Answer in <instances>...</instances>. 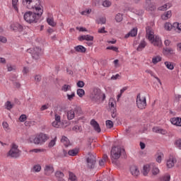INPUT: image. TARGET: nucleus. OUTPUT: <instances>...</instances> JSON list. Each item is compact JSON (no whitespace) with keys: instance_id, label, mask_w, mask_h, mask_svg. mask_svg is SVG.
Segmentation results:
<instances>
[{"instance_id":"nucleus-1","label":"nucleus","mask_w":181,"mask_h":181,"mask_svg":"<svg viewBox=\"0 0 181 181\" xmlns=\"http://www.w3.org/2000/svg\"><path fill=\"white\" fill-rule=\"evenodd\" d=\"M23 5L28 9H33L32 11H27L24 13V21L28 23H37L43 15V9L40 7V0H23Z\"/></svg>"},{"instance_id":"nucleus-2","label":"nucleus","mask_w":181,"mask_h":181,"mask_svg":"<svg viewBox=\"0 0 181 181\" xmlns=\"http://www.w3.org/2000/svg\"><path fill=\"white\" fill-rule=\"evenodd\" d=\"M49 139V136L43 133H40L35 136H31L28 140L30 144H34L35 145H43L46 141Z\"/></svg>"},{"instance_id":"nucleus-3","label":"nucleus","mask_w":181,"mask_h":181,"mask_svg":"<svg viewBox=\"0 0 181 181\" xmlns=\"http://www.w3.org/2000/svg\"><path fill=\"white\" fill-rule=\"evenodd\" d=\"M105 100V93H103L100 88H94L92 93V101L100 103Z\"/></svg>"},{"instance_id":"nucleus-4","label":"nucleus","mask_w":181,"mask_h":181,"mask_svg":"<svg viewBox=\"0 0 181 181\" xmlns=\"http://www.w3.org/2000/svg\"><path fill=\"white\" fill-rule=\"evenodd\" d=\"M121 155H125V149L121 147L113 146L110 151V156L112 159H119Z\"/></svg>"},{"instance_id":"nucleus-5","label":"nucleus","mask_w":181,"mask_h":181,"mask_svg":"<svg viewBox=\"0 0 181 181\" xmlns=\"http://www.w3.org/2000/svg\"><path fill=\"white\" fill-rule=\"evenodd\" d=\"M27 53L31 54L33 60H39L40 56H42V48L35 47L34 48H30L27 49Z\"/></svg>"},{"instance_id":"nucleus-6","label":"nucleus","mask_w":181,"mask_h":181,"mask_svg":"<svg viewBox=\"0 0 181 181\" xmlns=\"http://www.w3.org/2000/svg\"><path fill=\"white\" fill-rule=\"evenodd\" d=\"M86 163L88 169H94L95 168V163H97L95 156L91 153H88V158H86Z\"/></svg>"},{"instance_id":"nucleus-7","label":"nucleus","mask_w":181,"mask_h":181,"mask_svg":"<svg viewBox=\"0 0 181 181\" xmlns=\"http://www.w3.org/2000/svg\"><path fill=\"white\" fill-rule=\"evenodd\" d=\"M18 148V145L13 143L11 146V148L7 153V156H11L15 159H16V158H19L21 156V151Z\"/></svg>"},{"instance_id":"nucleus-8","label":"nucleus","mask_w":181,"mask_h":181,"mask_svg":"<svg viewBox=\"0 0 181 181\" xmlns=\"http://www.w3.org/2000/svg\"><path fill=\"white\" fill-rule=\"evenodd\" d=\"M136 105L139 110H145L146 108V97L141 98V93H138L136 96Z\"/></svg>"},{"instance_id":"nucleus-9","label":"nucleus","mask_w":181,"mask_h":181,"mask_svg":"<svg viewBox=\"0 0 181 181\" xmlns=\"http://www.w3.org/2000/svg\"><path fill=\"white\" fill-rule=\"evenodd\" d=\"M90 125L93 127L95 132H98V134H100V132H101V127H100V124L97 121H95V119H93L90 121Z\"/></svg>"},{"instance_id":"nucleus-10","label":"nucleus","mask_w":181,"mask_h":181,"mask_svg":"<svg viewBox=\"0 0 181 181\" xmlns=\"http://www.w3.org/2000/svg\"><path fill=\"white\" fill-rule=\"evenodd\" d=\"M152 166H155V163H152L151 164H146L144 165L142 171L144 176H148V174L149 173V171L151 170V168H152Z\"/></svg>"},{"instance_id":"nucleus-11","label":"nucleus","mask_w":181,"mask_h":181,"mask_svg":"<svg viewBox=\"0 0 181 181\" xmlns=\"http://www.w3.org/2000/svg\"><path fill=\"white\" fill-rule=\"evenodd\" d=\"M146 37L148 39V40H152L155 36L153 35L154 33L153 30H152V28L151 27H147L146 28Z\"/></svg>"},{"instance_id":"nucleus-12","label":"nucleus","mask_w":181,"mask_h":181,"mask_svg":"<svg viewBox=\"0 0 181 181\" xmlns=\"http://www.w3.org/2000/svg\"><path fill=\"white\" fill-rule=\"evenodd\" d=\"M170 122L176 127H181V117H173L170 119Z\"/></svg>"},{"instance_id":"nucleus-13","label":"nucleus","mask_w":181,"mask_h":181,"mask_svg":"<svg viewBox=\"0 0 181 181\" xmlns=\"http://www.w3.org/2000/svg\"><path fill=\"white\" fill-rule=\"evenodd\" d=\"M152 43H153L154 46H157L158 47L162 46V40L158 36L153 37L152 39Z\"/></svg>"},{"instance_id":"nucleus-14","label":"nucleus","mask_w":181,"mask_h":181,"mask_svg":"<svg viewBox=\"0 0 181 181\" xmlns=\"http://www.w3.org/2000/svg\"><path fill=\"white\" fill-rule=\"evenodd\" d=\"M53 172H54V168H53V166H50V165L45 166V175H46V176H50V175H52Z\"/></svg>"},{"instance_id":"nucleus-15","label":"nucleus","mask_w":181,"mask_h":181,"mask_svg":"<svg viewBox=\"0 0 181 181\" xmlns=\"http://www.w3.org/2000/svg\"><path fill=\"white\" fill-rule=\"evenodd\" d=\"M130 172L133 176H139V170L136 165H132L130 167Z\"/></svg>"},{"instance_id":"nucleus-16","label":"nucleus","mask_w":181,"mask_h":181,"mask_svg":"<svg viewBox=\"0 0 181 181\" xmlns=\"http://www.w3.org/2000/svg\"><path fill=\"white\" fill-rule=\"evenodd\" d=\"M163 53L166 56H169V55L172 56V55L175 54V50H173L172 48L164 47Z\"/></svg>"},{"instance_id":"nucleus-17","label":"nucleus","mask_w":181,"mask_h":181,"mask_svg":"<svg viewBox=\"0 0 181 181\" xmlns=\"http://www.w3.org/2000/svg\"><path fill=\"white\" fill-rule=\"evenodd\" d=\"M177 160H176V158H173L172 159H169L168 160H167V168H168V169L173 168Z\"/></svg>"},{"instance_id":"nucleus-18","label":"nucleus","mask_w":181,"mask_h":181,"mask_svg":"<svg viewBox=\"0 0 181 181\" xmlns=\"http://www.w3.org/2000/svg\"><path fill=\"white\" fill-rule=\"evenodd\" d=\"M74 49L78 52V53H86L87 49L84 47L83 45H77L76 47H74Z\"/></svg>"},{"instance_id":"nucleus-19","label":"nucleus","mask_w":181,"mask_h":181,"mask_svg":"<svg viewBox=\"0 0 181 181\" xmlns=\"http://www.w3.org/2000/svg\"><path fill=\"white\" fill-rule=\"evenodd\" d=\"M145 47H146V42H145V40H142L136 48V50L137 52H142V49H145Z\"/></svg>"},{"instance_id":"nucleus-20","label":"nucleus","mask_w":181,"mask_h":181,"mask_svg":"<svg viewBox=\"0 0 181 181\" xmlns=\"http://www.w3.org/2000/svg\"><path fill=\"white\" fill-rule=\"evenodd\" d=\"M61 142L64 144L66 148H68V146L70 145V140H69V139L65 136H62Z\"/></svg>"},{"instance_id":"nucleus-21","label":"nucleus","mask_w":181,"mask_h":181,"mask_svg":"<svg viewBox=\"0 0 181 181\" xmlns=\"http://www.w3.org/2000/svg\"><path fill=\"white\" fill-rule=\"evenodd\" d=\"M171 16H172V11H168L167 12H165L163 16H161V18L163 21H166V20L169 19V18H170Z\"/></svg>"},{"instance_id":"nucleus-22","label":"nucleus","mask_w":181,"mask_h":181,"mask_svg":"<svg viewBox=\"0 0 181 181\" xmlns=\"http://www.w3.org/2000/svg\"><path fill=\"white\" fill-rule=\"evenodd\" d=\"M153 131L156 134H162V135H165V134H166V131L163 129H159L158 127H153Z\"/></svg>"},{"instance_id":"nucleus-23","label":"nucleus","mask_w":181,"mask_h":181,"mask_svg":"<svg viewBox=\"0 0 181 181\" xmlns=\"http://www.w3.org/2000/svg\"><path fill=\"white\" fill-rule=\"evenodd\" d=\"M78 153V148H74L72 150H69L68 151V155H69V156H76V155Z\"/></svg>"},{"instance_id":"nucleus-24","label":"nucleus","mask_w":181,"mask_h":181,"mask_svg":"<svg viewBox=\"0 0 181 181\" xmlns=\"http://www.w3.org/2000/svg\"><path fill=\"white\" fill-rule=\"evenodd\" d=\"M159 62H162V57L160 56H156V57H153L152 63L153 64H158V63H159Z\"/></svg>"},{"instance_id":"nucleus-25","label":"nucleus","mask_w":181,"mask_h":181,"mask_svg":"<svg viewBox=\"0 0 181 181\" xmlns=\"http://www.w3.org/2000/svg\"><path fill=\"white\" fill-rule=\"evenodd\" d=\"M74 117H75V113H74V111H73V110H71L67 112L68 119L71 120L74 118Z\"/></svg>"},{"instance_id":"nucleus-26","label":"nucleus","mask_w":181,"mask_h":181,"mask_svg":"<svg viewBox=\"0 0 181 181\" xmlns=\"http://www.w3.org/2000/svg\"><path fill=\"white\" fill-rule=\"evenodd\" d=\"M47 23L52 28H54V26L57 25L56 22H54V19L50 18H47Z\"/></svg>"},{"instance_id":"nucleus-27","label":"nucleus","mask_w":181,"mask_h":181,"mask_svg":"<svg viewBox=\"0 0 181 181\" xmlns=\"http://www.w3.org/2000/svg\"><path fill=\"white\" fill-rule=\"evenodd\" d=\"M164 64L167 67V69H168V70H173V69H175V66H173V62H165Z\"/></svg>"},{"instance_id":"nucleus-28","label":"nucleus","mask_w":181,"mask_h":181,"mask_svg":"<svg viewBox=\"0 0 181 181\" xmlns=\"http://www.w3.org/2000/svg\"><path fill=\"white\" fill-rule=\"evenodd\" d=\"M76 94L80 97V98H83L84 95L86 94V91H84V89L83 88H79L76 91Z\"/></svg>"},{"instance_id":"nucleus-29","label":"nucleus","mask_w":181,"mask_h":181,"mask_svg":"<svg viewBox=\"0 0 181 181\" xmlns=\"http://www.w3.org/2000/svg\"><path fill=\"white\" fill-rule=\"evenodd\" d=\"M61 90L62 91H64V93H66V91H69V90H71V86L64 84V86H62Z\"/></svg>"},{"instance_id":"nucleus-30","label":"nucleus","mask_w":181,"mask_h":181,"mask_svg":"<svg viewBox=\"0 0 181 181\" xmlns=\"http://www.w3.org/2000/svg\"><path fill=\"white\" fill-rule=\"evenodd\" d=\"M55 176L57 178V180H59L60 179H63V177H64V173L61 171H57L55 173Z\"/></svg>"},{"instance_id":"nucleus-31","label":"nucleus","mask_w":181,"mask_h":181,"mask_svg":"<svg viewBox=\"0 0 181 181\" xmlns=\"http://www.w3.org/2000/svg\"><path fill=\"white\" fill-rule=\"evenodd\" d=\"M156 156V162H158V163H160V162H162V157L163 156V153L158 152L157 153Z\"/></svg>"},{"instance_id":"nucleus-32","label":"nucleus","mask_w":181,"mask_h":181,"mask_svg":"<svg viewBox=\"0 0 181 181\" xmlns=\"http://www.w3.org/2000/svg\"><path fill=\"white\" fill-rule=\"evenodd\" d=\"M146 73H148V74H151V76L152 77H154V78H156L158 82L160 84V86H162V82L160 81V79L159 78H158L157 76L153 75V72H152V71L151 70H146Z\"/></svg>"},{"instance_id":"nucleus-33","label":"nucleus","mask_w":181,"mask_h":181,"mask_svg":"<svg viewBox=\"0 0 181 181\" xmlns=\"http://www.w3.org/2000/svg\"><path fill=\"white\" fill-rule=\"evenodd\" d=\"M13 104H12L11 103V101L8 100L6 103H5V107L6 108V110H11L13 108Z\"/></svg>"},{"instance_id":"nucleus-34","label":"nucleus","mask_w":181,"mask_h":181,"mask_svg":"<svg viewBox=\"0 0 181 181\" xmlns=\"http://www.w3.org/2000/svg\"><path fill=\"white\" fill-rule=\"evenodd\" d=\"M164 28L165 30L170 31L172 29H173V25H172L170 23H165Z\"/></svg>"},{"instance_id":"nucleus-35","label":"nucleus","mask_w":181,"mask_h":181,"mask_svg":"<svg viewBox=\"0 0 181 181\" xmlns=\"http://www.w3.org/2000/svg\"><path fill=\"white\" fill-rule=\"evenodd\" d=\"M174 145L175 148H177L178 149H181V139H177L175 141Z\"/></svg>"},{"instance_id":"nucleus-36","label":"nucleus","mask_w":181,"mask_h":181,"mask_svg":"<svg viewBox=\"0 0 181 181\" xmlns=\"http://www.w3.org/2000/svg\"><path fill=\"white\" fill-rule=\"evenodd\" d=\"M151 168H152V170H151L152 174L154 176H156V175H158L159 173V168L156 167L155 164H154V166H151Z\"/></svg>"},{"instance_id":"nucleus-37","label":"nucleus","mask_w":181,"mask_h":181,"mask_svg":"<svg viewBox=\"0 0 181 181\" xmlns=\"http://www.w3.org/2000/svg\"><path fill=\"white\" fill-rule=\"evenodd\" d=\"M74 112V114H76L78 115H80L81 114V107L76 106L72 110Z\"/></svg>"},{"instance_id":"nucleus-38","label":"nucleus","mask_w":181,"mask_h":181,"mask_svg":"<svg viewBox=\"0 0 181 181\" xmlns=\"http://www.w3.org/2000/svg\"><path fill=\"white\" fill-rule=\"evenodd\" d=\"M106 127L109 129H111V128L114 127V122H112V121H111V120H107L106 121Z\"/></svg>"},{"instance_id":"nucleus-39","label":"nucleus","mask_w":181,"mask_h":181,"mask_svg":"<svg viewBox=\"0 0 181 181\" xmlns=\"http://www.w3.org/2000/svg\"><path fill=\"white\" fill-rule=\"evenodd\" d=\"M129 33H130L132 37H135V36H136V35L138 33V28H133Z\"/></svg>"},{"instance_id":"nucleus-40","label":"nucleus","mask_w":181,"mask_h":181,"mask_svg":"<svg viewBox=\"0 0 181 181\" xmlns=\"http://www.w3.org/2000/svg\"><path fill=\"white\" fill-rule=\"evenodd\" d=\"M18 0H12L13 8L17 12L19 11V9L18 8Z\"/></svg>"},{"instance_id":"nucleus-41","label":"nucleus","mask_w":181,"mask_h":181,"mask_svg":"<svg viewBox=\"0 0 181 181\" xmlns=\"http://www.w3.org/2000/svg\"><path fill=\"white\" fill-rule=\"evenodd\" d=\"M173 29H177L178 30H181V23H179L177 22H175L173 24Z\"/></svg>"},{"instance_id":"nucleus-42","label":"nucleus","mask_w":181,"mask_h":181,"mask_svg":"<svg viewBox=\"0 0 181 181\" xmlns=\"http://www.w3.org/2000/svg\"><path fill=\"white\" fill-rule=\"evenodd\" d=\"M170 6H172V5L170 4H166L163 6H162L161 7H160L159 10L160 11H165V9L170 8Z\"/></svg>"},{"instance_id":"nucleus-43","label":"nucleus","mask_w":181,"mask_h":181,"mask_svg":"<svg viewBox=\"0 0 181 181\" xmlns=\"http://www.w3.org/2000/svg\"><path fill=\"white\" fill-rule=\"evenodd\" d=\"M56 139H57V137H55L54 139L50 141V142L48 144V148H53V146L56 145Z\"/></svg>"},{"instance_id":"nucleus-44","label":"nucleus","mask_w":181,"mask_h":181,"mask_svg":"<svg viewBox=\"0 0 181 181\" xmlns=\"http://www.w3.org/2000/svg\"><path fill=\"white\" fill-rule=\"evenodd\" d=\"M161 181H170V175H166L160 178Z\"/></svg>"},{"instance_id":"nucleus-45","label":"nucleus","mask_w":181,"mask_h":181,"mask_svg":"<svg viewBox=\"0 0 181 181\" xmlns=\"http://www.w3.org/2000/svg\"><path fill=\"white\" fill-rule=\"evenodd\" d=\"M69 180H71V181H76L77 180V177L76 176V175H74V173H69Z\"/></svg>"},{"instance_id":"nucleus-46","label":"nucleus","mask_w":181,"mask_h":181,"mask_svg":"<svg viewBox=\"0 0 181 181\" xmlns=\"http://www.w3.org/2000/svg\"><path fill=\"white\" fill-rule=\"evenodd\" d=\"M67 99L69 100V101H72V100L74 98V97H76V93L74 92H72L71 94H67Z\"/></svg>"},{"instance_id":"nucleus-47","label":"nucleus","mask_w":181,"mask_h":181,"mask_svg":"<svg viewBox=\"0 0 181 181\" xmlns=\"http://www.w3.org/2000/svg\"><path fill=\"white\" fill-rule=\"evenodd\" d=\"M103 6L105 8H109V6H111V1L108 0H105L103 2Z\"/></svg>"},{"instance_id":"nucleus-48","label":"nucleus","mask_w":181,"mask_h":181,"mask_svg":"<svg viewBox=\"0 0 181 181\" xmlns=\"http://www.w3.org/2000/svg\"><path fill=\"white\" fill-rule=\"evenodd\" d=\"M106 50H113V52H116L117 53H118V52H119L118 50V47H114V46L107 47Z\"/></svg>"},{"instance_id":"nucleus-49","label":"nucleus","mask_w":181,"mask_h":181,"mask_svg":"<svg viewBox=\"0 0 181 181\" xmlns=\"http://www.w3.org/2000/svg\"><path fill=\"white\" fill-rule=\"evenodd\" d=\"M76 86L77 87H78L79 88H83V87H84V86H86V83H84V81H78L76 83Z\"/></svg>"},{"instance_id":"nucleus-50","label":"nucleus","mask_w":181,"mask_h":181,"mask_svg":"<svg viewBox=\"0 0 181 181\" xmlns=\"http://www.w3.org/2000/svg\"><path fill=\"white\" fill-rule=\"evenodd\" d=\"M85 40H87L88 42H93V40H94V37L90 35H85Z\"/></svg>"},{"instance_id":"nucleus-51","label":"nucleus","mask_w":181,"mask_h":181,"mask_svg":"<svg viewBox=\"0 0 181 181\" xmlns=\"http://www.w3.org/2000/svg\"><path fill=\"white\" fill-rule=\"evenodd\" d=\"M115 21L117 22L122 21V14H121V13L117 14L116 16H115Z\"/></svg>"},{"instance_id":"nucleus-52","label":"nucleus","mask_w":181,"mask_h":181,"mask_svg":"<svg viewBox=\"0 0 181 181\" xmlns=\"http://www.w3.org/2000/svg\"><path fill=\"white\" fill-rule=\"evenodd\" d=\"M26 119H28V117L26 116V115H21L19 117V121L21 122H25Z\"/></svg>"},{"instance_id":"nucleus-53","label":"nucleus","mask_w":181,"mask_h":181,"mask_svg":"<svg viewBox=\"0 0 181 181\" xmlns=\"http://www.w3.org/2000/svg\"><path fill=\"white\" fill-rule=\"evenodd\" d=\"M106 22H107V19L104 17H102V18H99L98 23V25H100V23H102L103 25H105Z\"/></svg>"},{"instance_id":"nucleus-54","label":"nucleus","mask_w":181,"mask_h":181,"mask_svg":"<svg viewBox=\"0 0 181 181\" xmlns=\"http://www.w3.org/2000/svg\"><path fill=\"white\" fill-rule=\"evenodd\" d=\"M42 167L40 165H35L33 166L35 172H40Z\"/></svg>"},{"instance_id":"nucleus-55","label":"nucleus","mask_w":181,"mask_h":181,"mask_svg":"<svg viewBox=\"0 0 181 181\" xmlns=\"http://www.w3.org/2000/svg\"><path fill=\"white\" fill-rule=\"evenodd\" d=\"M15 28H16V29H18V32L23 31V26H22L21 24H16Z\"/></svg>"},{"instance_id":"nucleus-56","label":"nucleus","mask_w":181,"mask_h":181,"mask_svg":"<svg viewBox=\"0 0 181 181\" xmlns=\"http://www.w3.org/2000/svg\"><path fill=\"white\" fill-rule=\"evenodd\" d=\"M112 162L113 165H115L116 166H119L121 165L118 159L112 158Z\"/></svg>"},{"instance_id":"nucleus-57","label":"nucleus","mask_w":181,"mask_h":181,"mask_svg":"<svg viewBox=\"0 0 181 181\" xmlns=\"http://www.w3.org/2000/svg\"><path fill=\"white\" fill-rule=\"evenodd\" d=\"M109 107H110V111H112L113 110H116L115 106L114 105V103H112V102H109Z\"/></svg>"},{"instance_id":"nucleus-58","label":"nucleus","mask_w":181,"mask_h":181,"mask_svg":"<svg viewBox=\"0 0 181 181\" xmlns=\"http://www.w3.org/2000/svg\"><path fill=\"white\" fill-rule=\"evenodd\" d=\"M35 80L37 83H40V81H42V76L40 75H36L35 76Z\"/></svg>"},{"instance_id":"nucleus-59","label":"nucleus","mask_w":181,"mask_h":181,"mask_svg":"<svg viewBox=\"0 0 181 181\" xmlns=\"http://www.w3.org/2000/svg\"><path fill=\"white\" fill-rule=\"evenodd\" d=\"M81 15H88V14H90V13H91V9H86V10H85V11H82L81 13Z\"/></svg>"},{"instance_id":"nucleus-60","label":"nucleus","mask_w":181,"mask_h":181,"mask_svg":"<svg viewBox=\"0 0 181 181\" xmlns=\"http://www.w3.org/2000/svg\"><path fill=\"white\" fill-rule=\"evenodd\" d=\"M98 33H108V31L105 30V27H103L102 28L98 30Z\"/></svg>"},{"instance_id":"nucleus-61","label":"nucleus","mask_w":181,"mask_h":181,"mask_svg":"<svg viewBox=\"0 0 181 181\" xmlns=\"http://www.w3.org/2000/svg\"><path fill=\"white\" fill-rule=\"evenodd\" d=\"M13 84L16 88H21V83H19L18 81H16L13 82Z\"/></svg>"},{"instance_id":"nucleus-62","label":"nucleus","mask_w":181,"mask_h":181,"mask_svg":"<svg viewBox=\"0 0 181 181\" xmlns=\"http://www.w3.org/2000/svg\"><path fill=\"white\" fill-rule=\"evenodd\" d=\"M59 122L54 121L52 122V127L54 128H59L60 127V125H59Z\"/></svg>"},{"instance_id":"nucleus-63","label":"nucleus","mask_w":181,"mask_h":181,"mask_svg":"<svg viewBox=\"0 0 181 181\" xmlns=\"http://www.w3.org/2000/svg\"><path fill=\"white\" fill-rule=\"evenodd\" d=\"M73 131H79L80 132H81V126H75L73 127Z\"/></svg>"},{"instance_id":"nucleus-64","label":"nucleus","mask_w":181,"mask_h":181,"mask_svg":"<svg viewBox=\"0 0 181 181\" xmlns=\"http://www.w3.org/2000/svg\"><path fill=\"white\" fill-rule=\"evenodd\" d=\"M3 128L7 130L9 129V124H8V122H3Z\"/></svg>"}]
</instances>
